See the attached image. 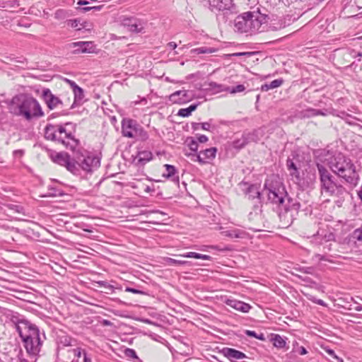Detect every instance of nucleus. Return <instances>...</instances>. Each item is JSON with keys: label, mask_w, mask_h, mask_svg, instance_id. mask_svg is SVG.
Returning <instances> with one entry per match:
<instances>
[{"label": "nucleus", "mask_w": 362, "mask_h": 362, "mask_svg": "<svg viewBox=\"0 0 362 362\" xmlns=\"http://www.w3.org/2000/svg\"><path fill=\"white\" fill-rule=\"evenodd\" d=\"M264 192L269 202L279 206V216L282 226L286 228L291 226L298 214L300 202L288 196L284 185L277 176L266 180Z\"/></svg>", "instance_id": "f257e3e1"}, {"label": "nucleus", "mask_w": 362, "mask_h": 362, "mask_svg": "<svg viewBox=\"0 0 362 362\" xmlns=\"http://www.w3.org/2000/svg\"><path fill=\"white\" fill-rule=\"evenodd\" d=\"M329 168L333 173L343 178L347 183L356 186L358 183L355 166L351 160L341 153L334 156L329 162Z\"/></svg>", "instance_id": "f03ea898"}, {"label": "nucleus", "mask_w": 362, "mask_h": 362, "mask_svg": "<svg viewBox=\"0 0 362 362\" xmlns=\"http://www.w3.org/2000/svg\"><path fill=\"white\" fill-rule=\"evenodd\" d=\"M8 105L9 110L15 113H43L40 103L28 94L15 95Z\"/></svg>", "instance_id": "7ed1b4c3"}, {"label": "nucleus", "mask_w": 362, "mask_h": 362, "mask_svg": "<svg viewBox=\"0 0 362 362\" xmlns=\"http://www.w3.org/2000/svg\"><path fill=\"white\" fill-rule=\"evenodd\" d=\"M264 17L258 12H247L235 18L234 25L237 31L240 33H254L258 31Z\"/></svg>", "instance_id": "20e7f679"}, {"label": "nucleus", "mask_w": 362, "mask_h": 362, "mask_svg": "<svg viewBox=\"0 0 362 362\" xmlns=\"http://www.w3.org/2000/svg\"><path fill=\"white\" fill-rule=\"evenodd\" d=\"M320 175L321 188L330 196L339 197L346 192V189L341 184L334 180V177L322 164H317Z\"/></svg>", "instance_id": "39448f33"}, {"label": "nucleus", "mask_w": 362, "mask_h": 362, "mask_svg": "<svg viewBox=\"0 0 362 362\" xmlns=\"http://www.w3.org/2000/svg\"><path fill=\"white\" fill-rule=\"evenodd\" d=\"M320 175L321 188L330 196L339 197L346 192V189L341 184L334 180V177L322 164H317Z\"/></svg>", "instance_id": "423d86ee"}, {"label": "nucleus", "mask_w": 362, "mask_h": 362, "mask_svg": "<svg viewBox=\"0 0 362 362\" xmlns=\"http://www.w3.org/2000/svg\"><path fill=\"white\" fill-rule=\"evenodd\" d=\"M73 160L75 161L76 165H78L83 170L90 172L93 168L100 166V158L94 155L85 156L81 151H78L74 156Z\"/></svg>", "instance_id": "0eeeda50"}, {"label": "nucleus", "mask_w": 362, "mask_h": 362, "mask_svg": "<svg viewBox=\"0 0 362 362\" xmlns=\"http://www.w3.org/2000/svg\"><path fill=\"white\" fill-rule=\"evenodd\" d=\"M18 323L20 325L16 326V330L23 341L40 338V330L35 325L25 320H20Z\"/></svg>", "instance_id": "6e6552de"}, {"label": "nucleus", "mask_w": 362, "mask_h": 362, "mask_svg": "<svg viewBox=\"0 0 362 362\" xmlns=\"http://www.w3.org/2000/svg\"><path fill=\"white\" fill-rule=\"evenodd\" d=\"M141 127L138 122L130 118H123L122 121V134L127 138H135L141 132Z\"/></svg>", "instance_id": "1a4fd4ad"}, {"label": "nucleus", "mask_w": 362, "mask_h": 362, "mask_svg": "<svg viewBox=\"0 0 362 362\" xmlns=\"http://www.w3.org/2000/svg\"><path fill=\"white\" fill-rule=\"evenodd\" d=\"M51 158L53 162L62 166H65L68 170L73 173H76L78 170L75 161H72L70 156L66 153H56L52 154Z\"/></svg>", "instance_id": "9d476101"}, {"label": "nucleus", "mask_w": 362, "mask_h": 362, "mask_svg": "<svg viewBox=\"0 0 362 362\" xmlns=\"http://www.w3.org/2000/svg\"><path fill=\"white\" fill-rule=\"evenodd\" d=\"M42 97L50 110L69 105V104H65L59 98L52 94L48 88L42 90Z\"/></svg>", "instance_id": "9b49d317"}, {"label": "nucleus", "mask_w": 362, "mask_h": 362, "mask_svg": "<svg viewBox=\"0 0 362 362\" xmlns=\"http://www.w3.org/2000/svg\"><path fill=\"white\" fill-rule=\"evenodd\" d=\"M24 342L25 348L27 352L33 356L39 354L42 344V341L40 338H35L30 340L23 341Z\"/></svg>", "instance_id": "f8f14e48"}, {"label": "nucleus", "mask_w": 362, "mask_h": 362, "mask_svg": "<svg viewBox=\"0 0 362 362\" xmlns=\"http://www.w3.org/2000/svg\"><path fill=\"white\" fill-rule=\"evenodd\" d=\"M70 49H74L73 53H86L92 52L93 45L92 42H76L69 45Z\"/></svg>", "instance_id": "ddd939ff"}, {"label": "nucleus", "mask_w": 362, "mask_h": 362, "mask_svg": "<svg viewBox=\"0 0 362 362\" xmlns=\"http://www.w3.org/2000/svg\"><path fill=\"white\" fill-rule=\"evenodd\" d=\"M260 130H255L252 134L243 135L241 139L233 141V147L235 148H242L250 141L257 142L259 139L257 137Z\"/></svg>", "instance_id": "4468645a"}, {"label": "nucleus", "mask_w": 362, "mask_h": 362, "mask_svg": "<svg viewBox=\"0 0 362 362\" xmlns=\"http://www.w3.org/2000/svg\"><path fill=\"white\" fill-rule=\"evenodd\" d=\"M221 353L231 362H238L237 360L248 358L243 352L233 348L224 347Z\"/></svg>", "instance_id": "2eb2a0df"}, {"label": "nucleus", "mask_w": 362, "mask_h": 362, "mask_svg": "<svg viewBox=\"0 0 362 362\" xmlns=\"http://www.w3.org/2000/svg\"><path fill=\"white\" fill-rule=\"evenodd\" d=\"M211 11L228 10L232 6V0H207Z\"/></svg>", "instance_id": "dca6fc26"}, {"label": "nucleus", "mask_w": 362, "mask_h": 362, "mask_svg": "<svg viewBox=\"0 0 362 362\" xmlns=\"http://www.w3.org/2000/svg\"><path fill=\"white\" fill-rule=\"evenodd\" d=\"M165 172L163 174V177L171 179V180L176 185H179V176L176 175L177 171L174 165L165 164L164 165Z\"/></svg>", "instance_id": "f3484780"}, {"label": "nucleus", "mask_w": 362, "mask_h": 362, "mask_svg": "<svg viewBox=\"0 0 362 362\" xmlns=\"http://www.w3.org/2000/svg\"><path fill=\"white\" fill-rule=\"evenodd\" d=\"M226 304L242 313H248L251 308V306L248 303L236 300H228Z\"/></svg>", "instance_id": "a211bd4d"}, {"label": "nucleus", "mask_w": 362, "mask_h": 362, "mask_svg": "<svg viewBox=\"0 0 362 362\" xmlns=\"http://www.w3.org/2000/svg\"><path fill=\"white\" fill-rule=\"evenodd\" d=\"M245 194L247 197L248 199L253 200L257 199L259 202H261V193L258 187L255 185H249L245 191Z\"/></svg>", "instance_id": "6ab92c4d"}, {"label": "nucleus", "mask_w": 362, "mask_h": 362, "mask_svg": "<svg viewBox=\"0 0 362 362\" xmlns=\"http://www.w3.org/2000/svg\"><path fill=\"white\" fill-rule=\"evenodd\" d=\"M124 25L128 27L131 32L139 33L144 29L143 23L136 19H129Z\"/></svg>", "instance_id": "aec40b11"}, {"label": "nucleus", "mask_w": 362, "mask_h": 362, "mask_svg": "<svg viewBox=\"0 0 362 362\" xmlns=\"http://www.w3.org/2000/svg\"><path fill=\"white\" fill-rule=\"evenodd\" d=\"M180 95L187 97V90H177L170 95V100L174 103H185L187 98H180Z\"/></svg>", "instance_id": "412c9836"}, {"label": "nucleus", "mask_w": 362, "mask_h": 362, "mask_svg": "<svg viewBox=\"0 0 362 362\" xmlns=\"http://www.w3.org/2000/svg\"><path fill=\"white\" fill-rule=\"evenodd\" d=\"M222 234L226 237L235 238H244L247 235L245 231L238 228L223 231Z\"/></svg>", "instance_id": "4be33fe9"}, {"label": "nucleus", "mask_w": 362, "mask_h": 362, "mask_svg": "<svg viewBox=\"0 0 362 362\" xmlns=\"http://www.w3.org/2000/svg\"><path fill=\"white\" fill-rule=\"evenodd\" d=\"M64 146H66V147L70 146V148L74 152V156L76 155L78 151H81V149L79 148V141L72 137L71 134L69 136V138L67 139V141Z\"/></svg>", "instance_id": "5701e85b"}, {"label": "nucleus", "mask_w": 362, "mask_h": 362, "mask_svg": "<svg viewBox=\"0 0 362 362\" xmlns=\"http://www.w3.org/2000/svg\"><path fill=\"white\" fill-rule=\"evenodd\" d=\"M176 256H180L183 257L187 258H195V259H201L204 260H211V257L207 255H202L199 253H197L194 252H189L182 255H177Z\"/></svg>", "instance_id": "b1692460"}, {"label": "nucleus", "mask_w": 362, "mask_h": 362, "mask_svg": "<svg viewBox=\"0 0 362 362\" xmlns=\"http://www.w3.org/2000/svg\"><path fill=\"white\" fill-rule=\"evenodd\" d=\"M284 83V80L282 78H278L272 81V82L269 83H265L262 86V90L263 91H268L271 89H274L276 88H278L281 86Z\"/></svg>", "instance_id": "393cba45"}, {"label": "nucleus", "mask_w": 362, "mask_h": 362, "mask_svg": "<svg viewBox=\"0 0 362 362\" xmlns=\"http://www.w3.org/2000/svg\"><path fill=\"white\" fill-rule=\"evenodd\" d=\"M286 165L288 171L290 172V175L293 177H296L298 180H299V171L293 161L291 159L288 158L286 160Z\"/></svg>", "instance_id": "a878e982"}, {"label": "nucleus", "mask_w": 362, "mask_h": 362, "mask_svg": "<svg viewBox=\"0 0 362 362\" xmlns=\"http://www.w3.org/2000/svg\"><path fill=\"white\" fill-rule=\"evenodd\" d=\"M273 342V345L279 349H282L285 347L286 342L284 337L280 336L279 334H274L271 339Z\"/></svg>", "instance_id": "bb28decb"}, {"label": "nucleus", "mask_w": 362, "mask_h": 362, "mask_svg": "<svg viewBox=\"0 0 362 362\" xmlns=\"http://www.w3.org/2000/svg\"><path fill=\"white\" fill-rule=\"evenodd\" d=\"M151 158L152 153L150 151H144L138 154V162L141 165H144L146 162L151 160Z\"/></svg>", "instance_id": "cd10ccee"}, {"label": "nucleus", "mask_w": 362, "mask_h": 362, "mask_svg": "<svg viewBox=\"0 0 362 362\" xmlns=\"http://www.w3.org/2000/svg\"><path fill=\"white\" fill-rule=\"evenodd\" d=\"M217 149L215 147H211L201 151L200 153L203 155L205 159L212 160L216 157Z\"/></svg>", "instance_id": "c85d7f7f"}, {"label": "nucleus", "mask_w": 362, "mask_h": 362, "mask_svg": "<svg viewBox=\"0 0 362 362\" xmlns=\"http://www.w3.org/2000/svg\"><path fill=\"white\" fill-rule=\"evenodd\" d=\"M209 89L210 90H211L214 93H221L222 91H226V88H227V86L221 85V84H218L215 82H211L209 84Z\"/></svg>", "instance_id": "c756f323"}, {"label": "nucleus", "mask_w": 362, "mask_h": 362, "mask_svg": "<svg viewBox=\"0 0 362 362\" xmlns=\"http://www.w3.org/2000/svg\"><path fill=\"white\" fill-rule=\"evenodd\" d=\"M45 138L52 141L57 139V136L54 127H47L45 129Z\"/></svg>", "instance_id": "7c9ffc66"}, {"label": "nucleus", "mask_w": 362, "mask_h": 362, "mask_svg": "<svg viewBox=\"0 0 362 362\" xmlns=\"http://www.w3.org/2000/svg\"><path fill=\"white\" fill-rule=\"evenodd\" d=\"M192 53L200 54H210L216 52L214 48L202 47L199 48L194 49L191 51Z\"/></svg>", "instance_id": "2f4dec72"}, {"label": "nucleus", "mask_w": 362, "mask_h": 362, "mask_svg": "<svg viewBox=\"0 0 362 362\" xmlns=\"http://www.w3.org/2000/svg\"><path fill=\"white\" fill-rule=\"evenodd\" d=\"M165 262L168 265H184V264H190V262L188 261L184 260H178L175 259L170 257H166L165 259Z\"/></svg>", "instance_id": "473e14b6"}, {"label": "nucleus", "mask_w": 362, "mask_h": 362, "mask_svg": "<svg viewBox=\"0 0 362 362\" xmlns=\"http://www.w3.org/2000/svg\"><path fill=\"white\" fill-rule=\"evenodd\" d=\"M73 93L74 94V102L71 105V107L75 103H76L78 101H81L84 97L83 90L81 87L76 88L74 91H73Z\"/></svg>", "instance_id": "72a5a7b5"}, {"label": "nucleus", "mask_w": 362, "mask_h": 362, "mask_svg": "<svg viewBox=\"0 0 362 362\" xmlns=\"http://www.w3.org/2000/svg\"><path fill=\"white\" fill-rule=\"evenodd\" d=\"M197 103H193L188 105L187 107L179 109L177 113H192V112L194 111L197 109Z\"/></svg>", "instance_id": "f704fd0d"}, {"label": "nucleus", "mask_w": 362, "mask_h": 362, "mask_svg": "<svg viewBox=\"0 0 362 362\" xmlns=\"http://www.w3.org/2000/svg\"><path fill=\"white\" fill-rule=\"evenodd\" d=\"M187 146L189 148V150L191 152H197L198 150V142L197 141L194 140L192 137L187 138L186 141Z\"/></svg>", "instance_id": "c9c22d12"}, {"label": "nucleus", "mask_w": 362, "mask_h": 362, "mask_svg": "<svg viewBox=\"0 0 362 362\" xmlns=\"http://www.w3.org/2000/svg\"><path fill=\"white\" fill-rule=\"evenodd\" d=\"M245 90V87L244 85L239 84L235 87H228L227 86L226 91L230 93L231 94H235L237 93L243 92Z\"/></svg>", "instance_id": "e433bc0d"}, {"label": "nucleus", "mask_w": 362, "mask_h": 362, "mask_svg": "<svg viewBox=\"0 0 362 362\" xmlns=\"http://www.w3.org/2000/svg\"><path fill=\"white\" fill-rule=\"evenodd\" d=\"M345 117H342L345 122L350 124V125H358L360 126V124L358 123L360 120L356 117H351V115H344Z\"/></svg>", "instance_id": "4c0bfd02"}, {"label": "nucleus", "mask_w": 362, "mask_h": 362, "mask_svg": "<svg viewBox=\"0 0 362 362\" xmlns=\"http://www.w3.org/2000/svg\"><path fill=\"white\" fill-rule=\"evenodd\" d=\"M68 16V12L64 9H58L54 13V18L57 20H64Z\"/></svg>", "instance_id": "58836bf2"}, {"label": "nucleus", "mask_w": 362, "mask_h": 362, "mask_svg": "<svg viewBox=\"0 0 362 362\" xmlns=\"http://www.w3.org/2000/svg\"><path fill=\"white\" fill-rule=\"evenodd\" d=\"M352 238L359 243H362V227L356 228L352 233Z\"/></svg>", "instance_id": "ea45409f"}, {"label": "nucleus", "mask_w": 362, "mask_h": 362, "mask_svg": "<svg viewBox=\"0 0 362 362\" xmlns=\"http://www.w3.org/2000/svg\"><path fill=\"white\" fill-rule=\"evenodd\" d=\"M55 132L57 136V139H60L62 138V134H64L65 138L69 139L71 134L70 133H66L65 129L63 127H59L57 129H55Z\"/></svg>", "instance_id": "a19ab883"}, {"label": "nucleus", "mask_w": 362, "mask_h": 362, "mask_svg": "<svg viewBox=\"0 0 362 362\" xmlns=\"http://www.w3.org/2000/svg\"><path fill=\"white\" fill-rule=\"evenodd\" d=\"M67 25L73 28H76L77 30H81V27L78 25H81L80 22L78 19H71L67 21Z\"/></svg>", "instance_id": "79ce46f5"}, {"label": "nucleus", "mask_w": 362, "mask_h": 362, "mask_svg": "<svg viewBox=\"0 0 362 362\" xmlns=\"http://www.w3.org/2000/svg\"><path fill=\"white\" fill-rule=\"evenodd\" d=\"M326 352L330 356H332V358H335L337 362H343V360L338 357L336 354H335V352L334 351V350L332 349H325Z\"/></svg>", "instance_id": "37998d69"}, {"label": "nucleus", "mask_w": 362, "mask_h": 362, "mask_svg": "<svg viewBox=\"0 0 362 362\" xmlns=\"http://www.w3.org/2000/svg\"><path fill=\"white\" fill-rule=\"evenodd\" d=\"M125 354L127 356L132 358H138L136 351L132 349H127L125 350Z\"/></svg>", "instance_id": "c03bdc74"}, {"label": "nucleus", "mask_w": 362, "mask_h": 362, "mask_svg": "<svg viewBox=\"0 0 362 362\" xmlns=\"http://www.w3.org/2000/svg\"><path fill=\"white\" fill-rule=\"evenodd\" d=\"M125 291L130 292V293H135V294H141V295L146 294V293L144 291L139 290V289H136V288H134L132 287H126Z\"/></svg>", "instance_id": "a18cd8bd"}, {"label": "nucleus", "mask_w": 362, "mask_h": 362, "mask_svg": "<svg viewBox=\"0 0 362 362\" xmlns=\"http://www.w3.org/2000/svg\"><path fill=\"white\" fill-rule=\"evenodd\" d=\"M72 352L75 356L80 358L82 354L83 355V352H86V351L83 349H82L81 348L78 347L76 349H74L72 350Z\"/></svg>", "instance_id": "49530a36"}, {"label": "nucleus", "mask_w": 362, "mask_h": 362, "mask_svg": "<svg viewBox=\"0 0 362 362\" xmlns=\"http://www.w3.org/2000/svg\"><path fill=\"white\" fill-rule=\"evenodd\" d=\"M64 81L71 86L73 91H74L79 86L73 81L65 78Z\"/></svg>", "instance_id": "de8ad7c7"}, {"label": "nucleus", "mask_w": 362, "mask_h": 362, "mask_svg": "<svg viewBox=\"0 0 362 362\" xmlns=\"http://www.w3.org/2000/svg\"><path fill=\"white\" fill-rule=\"evenodd\" d=\"M185 155L191 159V160L194 161L197 157V152H185Z\"/></svg>", "instance_id": "09e8293b"}, {"label": "nucleus", "mask_w": 362, "mask_h": 362, "mask_svg": "<svg viewBox=\"0 0 362 362\" xmlns=\"http://www.w3.org/2000/svg\"><path fill=\"white\" fill-rule=\"evenodd\" d=\"M201 155H202L201 153L197 154L196 159L194 162H199V163H202V164L205 163H206L205 158L204 156L202 157Z\"/></svg>", "instance_id": "8fccbe9b"}, {"label": "nucleus", "mask_w": 362, "mask_h": 362, "mask_svg": "<svg viewBox=\"0 0 362 362\" xmlns=\"http://www.w3.org/2000/svg\"><path fill=\"white\" fill-rule=\"evenodd\" d=\"M245 333L248 337H255V338L257 337V334L255 331L246 330Z\"/></svg>", "instance_id": "3c124183"}, {"label": "nucleus", "mask_w": 362, "mask_h": 362, "mask_svg": "<svg viewBox=\"0 0 362 362\" xmlns=\"http://www.w3.org/2000/svg\"><path fill=\"white\" fill-rule=\"evenodd\" d=\"M197 140L200 143H205V142H206L208 141V138L205 135H199L197 137Z\"/></svg>", "instance_id": "603ef678"}, {"label": "nucleus", "mask_w": 362, "mask_h": 362, "mask_svg": "<svg viewBox=\"0 0 362 362\" xmlns=\"http://www.w3.org/2000/svg\"><path fill=\"white\" fill-rule=\"evenodd\" d=\"M298 353L300 355H305L308 353L306 349L304 346H300L298 349Z\"/></svg>", "instance_id": "864d4df0"}, {"label": "nucleus", "mask_w": 362, "mask_h": 362, "mask_svg": "<svg viewBox=\"0 0 362 362\" xmlns=\"http://www.w3.org/2000/svg\"><path fill=\"white\" fill-rule=\"evenodd\" d=\"M57 141L63 144L64 145L66 144V142L67 141V138H65L64 134H62V138L60 139H57Z\"/></svg>", "instance_id": "5fc2aeb1"}, {"label": "nucleus", "mask_w": 362, "mask_h": 362, "mask_svg": "<svg viewBox=\"0 0 362 362\" xmlns=\"http://www.w3.org/2000/svg\"><path fill=\"white\" fill-rule=\"evenodd\" d=\"M83 362H92L91 358L88 356L86 352H83Z\"/></svg>", "instance_id": "6e6d98bb"}, {"label": "nucleus", "mask_w": 362, "mask_h": 362, "mask_svg": "<svg viewBox=\"0 0 362 362\" xmlns=\"http://www.w3.org/2000/svg\"><path fill=\"white\" fill-rule=\"evenodd\" d=\"M311 300L313 302H314V303H316L318 305H325V302L322 300H321V299H317V300H316V299H311Z\"/></svg>", "instance_id": "4d7b16f0"}, {"label": "nucleus", "mask_w": 362, "mask_h": 362, "mask_svg": "<svg viewBox=\"0 0 362 362\" xmlns=\"http://www.w3.org/2000/svg\"><path fill=\"white\" fill-rule=\"evenodd\" d=\"M23 153L24 152H23V150H16V151H13V154L16 156H21L23 155Z\"/></svg>", "instance_id": "13d9d810"}, {"label": "nucleus", "mask_w": 362, "mask_h": 362, "mask_svg": "<svg viewBox=\"0 0 362 362\" xmlns=\"http://www.w3.org/2000/svg\"><path fill=\"white\" fill-rule=\"evenodd\" d=\"M27 120H30L34 116H42V115H23Z\"/></svg>", "instance_id": "bf43d9fd"}, {"label": "nucleus", "mask_w": 362, "mask_h": 362, "mask_svg": "<svg viewBox=\"0 0 362 362\" xmlns=\"http://www.w3.org/2000/svg\"><path fill=\"white\" fill-rule=\"evenodd\" d=\"M168 46L170 48H171V49H175L177 47V44H176L175 42H169V43L168 44Z\"/></svg>", "instance_id": "052dcab7"}, {"label": "nucleus", "mask_w": 362, "mask_h": 362, "mask_svg": "<svg viewBox=\"0 0 362 362\" xmlns=\"http://www.w3.org/2000/svg\"><path fill=\"white\" fill-rule=\"evenodd\" d=\"M304 272L306 274H313V269L312 267H307L303 269Z\"/></svg>", "instance_id": "680f3d73"}, {"label": "nucleus", "mask_w": 362, "mask_h": 362, "mask_svg": "<svg viewBox=\"0 0 362 362\" xmlns=\"http://www.w3.org/2000/svg\"><path fill=\"white\" fill-rule=\"evenodd\" d=\"M256 339H258L262 341H264L265 340L264 334L263 333L257 334V337H256Z\"/></svg>", "instance_id": "e2e57ef3"}, {"label": "nucleus", "mask_w": 362, "mask_h": 362, "mask_svg": "<svg viewBox=\"0 0 362 362\" xmlns=\"http://www.w3.org/2000/svg\"><path fill=\"white\" fill-rule=\"evenodd\" d=\"M210 127V124L208 122H204L202 124V129L207 130Z\"/></svg>", "instance_id": "0e129e2a"}, {"label": "nucleus", "mask_w": 362, "mask_h": 362, "mask_svg": "<svg viewBox=\"0 0 362 362\" xmlns=\"http://www.w3.org/2000/svg\"><path fill=\"white\" fill-rule=\"evenodd\" d=\"M211 248H214V249H216V250H218L219 251H226V250H229L230 249L226 247V248H224V249H220L218 248V246H211Z\"/></svg>", "instance_id": "69168bd1"}, {"label": "nucleus", "mask_w": 362, "mask_h": 362, "mask_svg": "<svg viewBox=\"0 0 362 362\" xmlns=\"http://www.w3.org/2000/svg\"><path fill=\"white\" fill-rule=\"evenodd\" d=\"M144 191L146 192H153L154 191L153 188H152L150 186H146L144 189Z\"/></svg>", "instance_id": "338daca9"}, {"label": "nucleus", "mask_w": 362, "mask_h": 362, "mask_svg": "<svg viewBox=\"0 0 362 362\" xmlns=\"http://www.w3.org/2000/svg\"><path fill=\"white\" fill-rule=\"evenodd\" d=\"M356 311H361L362 310V305H356L354 308Z\"/></svg>", "instance_id": "774afa93"}]
</instances>
